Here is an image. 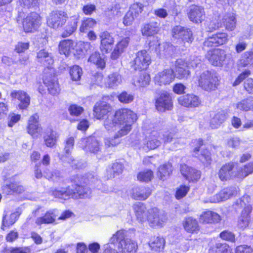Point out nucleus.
Masks as SVG:
<instances>
[{"instance_id":"obj_15","label":"nucleus","mask_w":253,"mask_h":253,"mask_svg":"<svg viewBox=\"0 0 253 253\" xmlns=\"http://www.w3.org/2000/svg\"><path fill=\"white\" fill-rule=\"evenodd\" d=\"M228 41V35L225 33H217L208 38L203 43L204 47L218 46L225 43Z\"/></svg>"},{"instance_id":"obj_37","label":"nucleus","mask_w":253,"mask_h":253,"mask_svg":"<svg viewBox=\"0 0 253 253\" xmlns=\"http://www.w3.org/2000/svg\"><path fill=\"white\" fill-rule=\"evenodd\" d=\"M200 220L203 223L218 222L220 221V216L216 213L207 211L200 215Z\"/></svg>"},{"instance_id":"obj_50","label":"nucleus","mask_w":253,"mask_h":253,"mask_svg":"<svg viewBox=\"0 0 253 253\" xmlns=\"http://www.w3.org/2000/svg\"><path fill=\"white\" fill-rule=\"evenodd\" d=\"M172 171V165L170 163L164 164L159 168V175L161 180H164L169 176Z\"/></svg>"},{"instance_id":"obj_11","label":"nucleus","mask_w":253,"mask_h":253,"mask_svg":"<svg viewBox=\"0 0 253 253\" xmlns=\"http://www.w3.org/2000/svg\"><path fill=\"white\" fill-rule=\"evenodd\" d=\"M206 57L212 65L215 66H222L225 60L226 54L223 50L214 49L209 51Z\"/></svg>"},{"instance_id":"obj_41","label":"nucleus","mask_w":253,"mask_h":253,"mask_svg":"<svg viewBox=\"0 0 253 253\" xmlns=\"http://www.w3.org/2000/svg\"><path fill=\"white\" fill-rule=\"evenodd\" d=\"M253 65V51H247L243 53L239 61L241 67H249Z\"/></svg>"},{"instance_id":"obj_61","label":"nucleus","mask_w":253,"mask_h":253,"mask_svg":"<svg viewBox=\"0 0 253 253\" xmlns=\"http://www.w3.org/2000/svg\"><path fill=\"white\" fill-rule=\"evenodd\" d=\"M20 115L10 113L7 117V125L9 127H12L20 119Z\"/></svg>"},{"instance_id":"obj_30","label":"nucleus","mask_w":253,"mask_h":253,"mask_svg":"<svg viewBox=\"0 0 253 253\" xmlns=\"http://www.w3.org/2000/svg\"><path fill=\"white\" fill-rule=\"evenodd\" d=\"M174 51V47L172 44L164 42L159 44L158 48L156 49L157 54L160 58H167L171 56Z\"/></svg>"},{"instance_id":"obj_26","label":"nucleus","mask_w":253,"mask_h":253,"mask_svg":"<svg viewBox=\"0 0 253 253\" xmlns=\"http://www.w3.org/2000/svg\"><path fill=\"white\" fill-rule=\"evenodd\" d=\"M178 102L185 107H197L200 104V100L197 96L187 94L178 98Z\"/></svg>"},{"instance_id":"obj_20","label":"nucleus","mask_w":253,"mask_h":253,"mask_svg":"<svg viewBox=\"0 0 253 253\" xmlns=\"http://www.w3.org/2000/svg\"><path fill=\"white\" fill-rule=\"evenodd\" d=\"M180 171L181 174L189 181H197L201 177V172L185 164L181 165Z\"/></svg>"},{"instance_id":"obj_35","label":"nucleus","mask_w":253,"mask_h":253,"mask_svg":"<svg viewBox=\"0 0 253 253\" xmlns=\"http://www.w3.org/2000/svg\"><path fill=\"white\" fill-rule=\"evenodd\" d=\"M160 30V23L152 22L144 25L141 29L143 36H152L156 34Z\"/></svg>"},{"instance_id":"obj_63","label":"nucleus","mask_w":253,"mask_h":253,"mask_svg":"<svg viewBox=\"0 0 253 253\" xmlns=\"http://www.w3.org/2000/svg\"><path fill=\"white\" fill-rule=\"evenodd\" d=\"M40 0H20L19 3L22 6L29 8L37 6Z\"/></svg>"},{"instance_id":"obj_31","label":"nucleus","mask_w":253,"mask_h":253,"mask_svg":"<svg viewBox=\"0 0 253 253\" xmlns=\"http://www.w3.org/2000/svg\"><path fill=\"white\" fill-rule=\"evenodd\" d=\"M2 190L3 192L7 195H11L14 193H21L25 191V188L18 182H11L3 185Z\"/></svg>"},{"instance_id":"obj_9","label":"nucleus","mask_w":253,"mask_h":253,"mask_svg":"<svg viewBox=\"0 0 253 253\" xmlns=\"http://www.w3.org/2000/svg\"><path fill=\"white\" fill-rule=\"evenodd\" d=\"M187 14L190 21L195 24L201 23L206 17L204 7L195 4L189 6Z\"/></svg>"},{"instance_id":"obj_60","label":"nucleus","mask_w":253,"mask_h":253,"mask_svg":"<svg viewBox=\"0 0 253 253\" xmlns=\"http://www.w3.org/2000/svg\"><path fill=\"white\" fill-rule=\"evenodd\" d=\"M220 237L225 241L234 243L235 242V236L234 234L228 230H224L219 234Z\"/></svg>"},{"instance_id":"obj_28","label":"nucleus","mask_w":253,"mask_h":253,"mask_svg":"<svg viewBox=\"0 0 253 253\" xmlns=\"http://www.w3.org/2000/svg\"><path fill=\"white\" fill-rule=\"evenodd\" d=\"M36 60L43 66L47 67L53 63L51 54L44 49H41L37 52Z\"/></svg>"},{"instance_id":"obj_56","label":"nucleus","mask_w":253,"mask_h":253,"mask_svg":"<svg viewBox=\"0 0 253 253\" xmlns=\"http://www.w3.org/2000/svg\"><path fill=\"white\" fill-rule=\"evenodd\" d=\"M125 236L124 231L123 230H119L110 239L109 242L107 244H109L112 247L113 245L118 242L119 246H120V242L124 239Z\"/></svg>"},{"instance_id":"obj_43","label":"nucleus","mask_w":253,"mask_h":253,"mask_svg":"<svg viewBox=\"0 0 253 253\" xmlns=\"http://www.w3.org/2000/svg\"><path fill=\"white\" fill-rule=\"evenodd\" d=\"M150 81V77L149 75L144 72L136 78L133 80L132 84L137 87H145L149 84Z\"/></svg>"},{"instance_id":"obj_38","label":"nucleus","mask_w":253,"mask_h":253,"mask_svg":"<svg viewBox=\"0 0 253 253\" xmlns=\"http://www.w3.org/2000/svg\"><path fill=\"white\" fill-rule=\"evenodd\" d=\"M223 26L228 31H232L236 27V20L235 14L233 13H228L222 18Z\"/></svg>"},{"instance_id":"obj_54","label":"nucleus","mask_w":253,"mask_h":253,"mask_svg":"<svg viewBox=\"0 0 253 253\" xmlns=\"http://www.w3.org/2000/svg\"><path fill=\"white\" fill-rule=\"evenodd\" d=\"M240 179H243L253 173V162L249 163L243 167L239 166Z\"/></svg>"},{"instance_id":"obj_1","label":"nucleus","mask_w":253,"mask_h":253,"mask_svg":"<svg viewBox=\"0 0 253 253\" xmlns=\"http://www.w3.org/2000/svg\"><path fill=\"white\" fill-rule=\"evenodd\" d=\"M93 111L97 119H105L104 125L108 130H117L113 138L105 139V145L108 147L118 144L119 137L127 134L131 129L132 124L137 119L136 114L128 109H120L114 115L111 112V106L105 102L96 103Z\"/></svg>"},{"instance_id":"obj_12","label":"nucleus","mask_w":253,"mask_h":253,"mask_svg":"<svg viewBox=\"0 0 253 253\" xmlns=\"http://www.w3.org/2000/svg\"><path fill=\"white\" fill-rule=\"evenodd\" d=\"M161 135L159 132L153 131L143 142L142 148L145 150L155 149L161 144Z\"/></svg>"},{"instance_id":"obj_16","label":"nucleus","mask_w":253,"mask_h":253,"mask_svg":"<svg viewBox=\"0 0 253 253\" xmlns=\"http://www.w3.org/2000/svg\"><path fill=\"white\" fill-rule=\"evenodd\" d=\"M175 72L177 78L182 80L187 79L190 76V72L187 63L181 59H177L175 63Z\"/></svg>"},{"instance_id":"obj_33","label":"nucleus","mask_w":253,"mask_h":253,"mask_svg":"<svg viewBox=\"0 0 253 253\" xmlns=\"http://www.w3.org/2000/svg\"><path fill=\"white\" fill-rule=\"evenodd\" d=\"M133 209L138 220L141 222L146 221L148 216V211L145 205L141 203H137L133 205Z\"/></svg>"},{"instance_id":"obj_34","label":"nucleus","mask_w":253,"mask_h":253,"mask_svg":"<svg viewBox=\"0 0 253 253\" xmlns=\"http://www.w3.org/2000/svg\"><path fill=\"white\" fill-rule=\"evenodd\" d=\"M129 42V38L128 37L123 38L119 42L111 54V58L114 60L117 59L127 47Z\"/></svg>"},{"instance_id":"obj_2","label":"nucleus","mask_w":253,"mask_h":253,"mask_svg":"<svg viewBox=\"0 0 253 253\" xmlns=\"http://www.w3.org/2000/svg\"><path fill=\"white\" fill-rule=\"evenodd\" d=\"M74 180L76 184L75 186H73V188L68 186L61 190L55 189L52 191V194L55 197L64 200L70 197L74 199L88 198L91 194V190L82 184L88 183L90 185L94 184V187L98 188L101 184V181L92 173H88L86 176L83 177L76 176Z\"/></svg>"},{"instance_id":"obj_6","label":"nucleus","mask_w":253,"mask_h":253,"mask_svg":"<svg viewBox=\"0 0 253 253\" xmlns=\"http://www.w3.org/2000/svg\"><path fill=\"white\" fill-rule=\"evenodd\" d=\"M148 214L147 220L151 227H161L167 220L166 213L157 208L148 210Z\"/></svg>"},{"instance_id":"obj_57","label":"nucleus","mask_w":253,"mask_h":253,"mask_svg":"<svg viewBox=\"0 0 253 253\" xmlns=\"http://www.w3.org/2000/svg\"><path fill=\"white\" fill-rule=\"evenodd\" d=\"M119 100L123 103L128 104L134 99V96L126 91H123L118 96Z\"/></svg>"},{"instance_id":"obj_47","label":"nucleus","mask_w":253,"mask_h":253,"mask_svg":"<svg viewBox=\"0 0 253 253\" xmlns=\"http://www.w3.org/2000/svg\"><path fill=\"white\" fill-rule=\"evenodd\" d=\"M43 176L46 179L54 182H58L62 179L60 172L57 170L50 171L48 169H45L43 171Z\"/></svg>"},{"instance_id":"obj_23","label":"nucleus","mask_w":253,"mask_h":253,"mask_svg":"<svg viewBox=\"0 0 253 253\" xmlns=\"http://www.w3.org/2000/svg\"><path fill=\"white\" fill-rule=\"evenodd\" d=\"M252 210V208L250 205L245 207L238 218L237 225L239 228L244 229L249 226L250 221V214Z\"/></svg>"},{"instance_id":"obj_4","label":"nucleus","mask_w":253,"mask_h":253,"mask_svg":"<svg viewBox=\"0 0 253 253\" xmlns=\"http://www.w3.org/2000/svg\"><path fill=\"white\" fill-rule=\"evenodd\" d=\"M219 179L222 181H227L234 178L240 179L239 166L237 163H228L223 165L218 173Z\"/></svg>"},{"instance_id":"obj_14","label":"nucleus","mask_w":253,"mask_h":253,"mask_svg":"<svg viewBox=\"0 0 253 253\" xmlns=\"http://www.w3.org/2000/svg\"><path fill=\"white\" fill-rule=\"evenodd\" d=\"M175 78L173 70L167 69L159 72L155 77V82L160 85L169 84Z\"/></svg>"},{"instance_id":"obj_19","label":"nucleus","mask_w":253,"mask_h":253,"mask_svg":"<svg viewBox=\"0 0 253 253\" xmlns=\"http://www.w3.org/2000/svg\"><path fill=\"white\" fill-rule=\"evenodd\" d=\"M100 39V49L102 52L107 53L112 49L114 39L107 31H104L99 34Z\"/></svg>"},{"instance_id":"obj_40","label":"nucleus","mask_w":253,"mask_h":253,"mask_svg":"<svg viewBox=\"0 0 253 253\" xmlns=\"http://www.w3.org/2000/svg\"><path fill=\"white\" fill-rule=\"evenodd\" d=\"M227 119V113L223 110L218 112L211 121L212 128H218Z\"/></svg>"},{"instance_id":"obj_17","label":"nucleus","mask_w":253,"mask_h":253,"mask_svg":"<svg viewBox=\"0 0 253 253\" xmlns=\"http://www.w3.org/2000/svg\"><path fill=\"white\" fill-rule=\"evenodd\" d=\"M172 104L171 98L169 94L165 91H162L160 96L156 101V107L159 111L170 110L172 108Z\"/></svg>"},{"instance_id":"obj_58","label":"nucleus","mask_w":253,"mask_h":253,"mask_svg":"<svg viewBox=\"0 0 253 253\" xmlns=\"http://www.w3.org/2000/svg\"><path fill=\"white\" fill-rule=\"evenodd\" d=\"M153 176L152 171L146 170L140 172L137 175V178L141 181L148 182L151 180Z\"/></svg>"},{"instance_id":"obj_64","label":"nucleus","mask_w":253,"mask_h":253,"mask_svg":"<svg viewBox=\"0 0 253 253\" xmlns=\"http://www.w3.org/2000/svg\"><path fill=\"white\" fill-rule=\"evenodd\" d=\"M96 10V6L94 4L87 3L82 7L83 12L86 15H91Z\"/></svg>"},{"instance_id":"obj_44","label":"nucleus","mask_w":253,"mask_h":253,"mask_svg":"<svg viewBox=\"0 0 253 253\" xmlns=\"http://www.w3.org/2000/svg\"><path fill=\"white\" fill-rule=\"evenodd\" d=\"M74 42L72 40H66L61 42L59 44V50L61 54L68 56L73 49Z\"/></svg>"},{"instance_id":"obj_45","label":"nucleus","mask_w":253,"mask_h":253,"mask_svg":"<svg viewBox=\"0 0 253 253\" xmlns=\"http://www.w3.org/2000/svg\"><path fill=\"white\" fill-rule=\"evenodd\" d=\"M149 245L152 250L160 251L164 248L165 240L163 238L154 236L151 239Z\"/></svg>"},{"instance_id":"obj_53","label":"nucleus","mask_w":253,"mask_h":253,"mask_svg":"<svg viewBox=\"0 0 253 253\" xmlns=\"http://www.w3.org/2000/svg\"><path fill=\"white\" fill-rule=\"evenodd\" d=\"M45 144L47 147H53L57 141L56 133L52 130L47 132L43 137Z\"/></svg>"},{"instance_id":"obj_25","label":"nucleus","mask_w":253,"mask_h":253,"mask_svg":"<svg viewBox=\"0 0 253 253\" xmlns=\"http://www.w3.org/2000/svg\"><path fill=\"white\" fill-rule=\"evenodd\" d=\"M137 243L129 238H125L120 242L119 248L121 249L122 253H135L137 250Z\"/></svg>"},{"instance_id":"obj_7","label":"nucleus","mask_w":253,"mask_h":253,"mask_svg":"<svg viewBox=\"0 0 253 253\" xmlns=\"http://www.w3.org/2000/svg\"><path fill=\"white\" fill-rule=\"evenodd\" d=\"M151 62V57L147 51L142 50L136 53L135 58L130 62V64L134 70H146Z\"/></svg>"},{"instance_id":"obj_39","label":"nucleus","mask_w":253,"mask_h":253,"mask_svg":"<svg viewBox=\"0 0 253 253\" xmlns=\"http://www.w3.org/2000/svg\"><path fill=\"white\" fill-rule=\"evenodd\" d=\"M184 229L188 232L194 233L199 230V226L197 220L192 217H188L183 221Z\"/></svg>"},{"instance_id":"obj_42","label":"nucleus","mask_w":253,"mask_h":253,"mask_svg":"<svg viewBox=\"0 0 253 253\" xmlns=\"http://www.w3.org/2000/svg\"><path fill=\"white\" fill-rule=\"evenodd\" d=\"M79 16H73L71 18L68 25L66 27L65 31L63 33V37H67L70 36L77 29Z\"/></svg>"},{"instance_id":"obj_27","label":"nucleus","mask_w":253,"mask_h":253,"mask_svg":"<svg viewBox=\"0 0 253 253\" xmlns=\"http://www.w3.org/2000/svg\"><path fill=\"white\" fill-rule=\"evenodd\" d=\"M58 216V211L56 209L47 211L42 217H39L36 220L35 223L39 225L42 224H50L54 222Z\"/></svg>"},{"instance_id":"obj_46","label":"nucleus","mask_w":253,"mask_h":253,"mask_svg":"<svg viewBox=\"0 0 253 253\" xmlns=\"http://www.w3.org/2000/svg\"><path fill=\"white\" fill-rule=\"evenodd\" d=\"M209 253H231V250L226 243H217L210 248Z\"/></svg>"},{"instance_id":"obj_49","label":"nucleus","mask_w":253,"mask_h":253,"mask_svg":"<svg viewBox=\"0 0 253 253\" xmlns=\"http://www.w3.org/2000/svg\"><path fill=\"white\" fill-rule=\"evenodd\" d=\"M88 61L95 64L98 68L103 69L105 67L104 59L100 56L99 52L92 53L88 59Z\"/></svg>"},{"instance_id":"obj_10","label":"nucleus","mask_w":253,"mask_h":253,"mask_svg":"<svg viewBox=\"0 0 253 253\" xmlns=\"http://www.w3.org/2000/svg\"><path fill=\"white\" fill-rule=\"evenodd\" d=\"M41 17L35 12L28 15L23 22L24 31L26 32H32L36 30L40 25Z\"/></svg>"},{"instance_id":"obj_18","label":"nucleus","mask_w":253,"mask_h":253,"mask_svg":"<svg viewBox=\"0 0 253 253\" xmlns=\"http://www.w3.org/2000/svg\"><path fill=\"white\" fill-rule=\"evenodd\" d=\"M10 95L13 99H17L19 101L18 107L20 109H26L30 105V97L23 90H13Z\"/></svg>"},{"instance_id":"obj_62","label":"nucleus","mask_w":253,"mask_h":253,"mask_svg":"<svg viewBox=\"0 0 253 253\" xmlns=\"http://www.w3.org/2000/svg\"><path fill=\"white\" fill-rule=\"evenodd\" d=\"M17 219V214L16 213H11L8 219L5 216L3 217L2 226H9L13 224Z\"/></svg>"},{"instance_id":"obj_8","label":"nucleus","mask_w":253,"mask_h":253,"mask_svg":"<svg viewBox=\"0 0 253 253\" xmlns=\"http://www.w3.org/2000/svg\"><path fill=\"white\" fill-rule=\"evenodd\" d=\"M67 18V15L66 12L60 10L54 11L50 14L47 23L49 27L53 29H57L64 25Z\"/></svg>"},{"instance_id":"obj_5","label":"nucleus","mask_w":253,"mask_h":253,"mask_svg":"<svg viewBox=\"0 0 253 253\" xmlns=\"http://www.w3.org/2000/svg\"><path fill=\"white\" fill-rule=\"evenodd\" d=\"M171 33L174 39L178 40L184 43H191L194 39L192 30L186 27L175 26L172 29Z\"/></svg>"},{"instance_id":"obj_29","label":"nucleus","mask_w":253,"mask_h":253,"mask_svg":"<svg viewBox=\"0 0 253 253\" xmlns=\"http://www.w3.org/2000/svg\"><path fill=\"white\" fill-rule=\"evenodd\" d=\"M43 83L47 87V89L51 94L55 95L59 93L60 88L57 79L55 77H44Z\"/></svg>"},{"instance_id":"obj_52","label":"nucleus","mask_w":253,"mask_h":253,"mask_svg":"<svg viewBox=\"0 0 253 253\" xmlns=\"http://www.w3.org/2000/svg\"><path fill=\"white\" fill-rule=\"evenodd\" d=\"M96 25L95 20L90 18H85L82 20L80 30L81 32H86L89 29L93 28Z\"/></svg>"},{"instance_id":"obj_32","label":"nucleus","mask_w":253,"mask_h":253,"mask_svg":"<svg viewBox=\"0 0 253 253\" xmlns=\"http://www.w3.org/2000/svg\"><path fill=\"white\" fill-rule=\"evenodd\" d=\"M193 143H196L198 145L194 149V155L198 157L199 159L203 163L207 162L209 163L211 160L210 153L207 149L203 150L201 151V155L197 156L198 152L199 151V148L203 145V140L202 139L195 140Z\"/></svg>"},{"instance_id":"obj_36","label":"nucleus","mask_w":253,"mask_h":253,"mask_svg":"<svg viewBox=\"0 0 253 253\" xmlns=\"http://www.w3.org/2000/svg\"><path fill=\"white\" fill-rule=\"evenodd\" d=\"M123 82V78L119 73H113L109 75L106 79V85L109 88H115Z\"/></svg>"},{"instance_id":"obj_48","label":"nucleus","mask_w":253,"mask_h":253,"mask_svg":"<svg viewBox=\"0 0 253 253\" xmlns=\"http://www.w3.org/2000/svg\"><path fill=\"white\" fill-rule=\"evenodd\" d=\"M237 109L244 111L253 110V97L244 99L236 104Z\"/></svg>"},{"instance_id":"obj_24","label":"nucleus","mask_w":253,"mask_h":253,"mask_svg":"<svg viewBox=\"0 0 253 253\" xmlns=\"http://www.w3.org/2000/svg\"><path fill=\"white\" fill-rule=\"evenodd\" d=\"M38 118V116L35 114L31 116L29 120L28 132L33 137H37L42 132V129L39 126Z\"/></svg>"},{"instance_id":"obj_21","label":"nucleus","mask_w":253,"mask_h":253,"mask_svg":"<svg viewBox=\"0 0 253 253\" xmlns=\"http://www.w3.org/2000/svg\"><path fill=\"white\" fill-rule=\"evenodd\" d=\"M151 194L149 187H135L132 188L130 192L131 198L136 200L143 201L146 200Z\"/></svg>"},{"instance_id":"obj_51","label":"nucleus","mask_w":253,"mask_h":253,"mask_svg":"<svg viewBox=\"0 0 253 253\" xmlns=\"http://www.w3.org/2000/svg\"><path fill=\"white\" fill-rule=\"evenodd\" d=\"M209 29L211 31L216 30L221 27L222 24L220 21V14L218 12L213 13V16L210 18Z\"/></svg>"},{"instance_id":"obj_59","label":"nucleus","mask_w":253,"mask_h":253,"mask_svg":"<svg viewBox=\"0 0 253 253\" xmlns=\"http://www.w3.org/2000/svg\"><path fill=\"white\" fill-rule=\"evenodd\" d=\"M142 8L143 5L141 3H135L131 5L128 11L136 18L142 12Z\"/></svg>"},{"instance_id":"obj_13","label":"nucleus","mask_w":253,"mask_h":253,"mask_svg":"<svg viewBox=\"0 0 253 253\" xmlns=\"http://www.w3.org/2000/svg\"><path fill=\"white\" fill-rule=\"evenodd\" d=\"M80 146L85 151L96 153L100 149L99 141L94 137L82 138L80 141Z\"/></svg>"},{"instance_id":"obj_55","label":"nucleus","mask_w":253,"mask_h":253,"mask_svg":"<svg viewBox=\"0 0 253 253\" xmlns=\"http://www.w3.org/2000/svg\"><path fill=\"white\" fill-rule=\"evenodd\" d=\"M82 74V69L78 65L73 66L70 69V75L71 79L73 81H79L81 79Z\"/></svg>"},{"instance_id":"obj_3","label":"nucleus","mask_w":253,"mask_h":253,"mask_svg":"<svg viewBox=\"0 0 253 253\" xmlns=\"http://www.w3.org/2000/svg\"><path fill=\"white\" fill-rule=\"evenodd\" d=\"M199 84L203 89L211 91L217 88L218 79L216 74L205 71L200 75Z\"/></svg>"},{"instance_id":"obj_22","label":"nucleus","mask_w":253,"mask_h":253,"mask_svg":"<svg viewBox=\"0 0 253 253\" xmlns=\"http://www.w3.org/2000/svg\"><path fill=\"white\" fill-rule=\"evenodd\" d=\"M237 192V188L235 187H227L222 189L218 193L213 197L212 202L218 203L225 201L231 197L236 195Z\"/></svg>"}]
</instances>
